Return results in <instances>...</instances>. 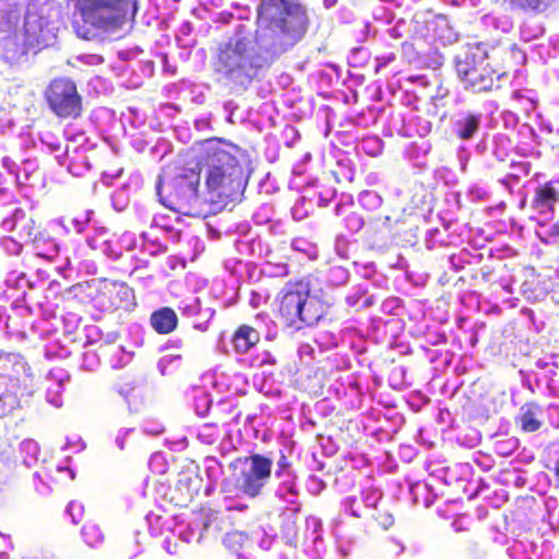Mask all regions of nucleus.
I'll return each mask as SVG.
<instances>
[{
    "label": "nucleus",
    "mask_w": 559,
    "mask_h": 559,
    "mask_svg": "<svg viewBox=\"0 0 559 559\" xmlns=\"http://www.w3.org/2000/svg\"><path fill=\"white\" fill-rule=\"evenodd\" d=\"M290 467V462L287 456L282 452L281 456L277 461V469L276 476H281L284 472H286Z\"/></svg>",
    "instance_id": "nucleus-21"
},
{
    "label": "nucleus",
    "mask_w": 559,
    "mask_h": 559,
    "mask_svg": "<svg viewBox=\"0 0 559 559\" xmlns=\"http://www.w3.org/2000/svg\"><path fill=\"white\" fill-rule=\"evenodd\" d=\"M480 119L477 115H467L457 122L459 129L456 135L461 140H469L479 129Z\"/></svg>",
    "instance_id": "nucleus-17"
},
{
    "label": "nucleus",
    "mask_w": 559,
    "mask_h": 559,
    "mask_svg": "<svg viewBox=\"0 0 559 559\" xmlns=\"http://www.w3.org/2000/svg\"><path fill=\"white\" fill-rule=\"evenodd\" d=\"M153 330L158 334H169L178 326V317L174 309L163 307L155 310L150 317Z\"/></svg>",
    "instance_id": "nucleus-15"
},
{
    "label": "nucleus",
    "mask_w": 559,
    "mask_h": 559,
    "mask_svg": "<svg viewBox=\"0 0 559 559\" xmlns=\"http://www.w3.org/2000/svg\"><path fill=\"white\" fill-rule=\"evenodd\" d=\"M27 364L19 354L0 352V378L8 379L14 389L20 390L27 376Z\"/></svg>",
    "instance_id": "nucleus-10"
},
{
    "label": "nucleus",
    "mask_w": 559,
    "mask_h": 559,
    "mask_svg": "<svg viewBox=\"0 0 559 559\" xmlns=\"http://www.w3.org/2000/svg\"><path fill=\"white\" fill-rule=\"evenodd\" d=\"M180 309L182 316L194 319L201 313V300L198 297L191 298Z\"/></svg>",
    "instance_id": "nucleus-20"
},
{
    "label": "nucleus",
    "mask_w": 559,
    "mask_h": 559,
    "mask_svg": "<svg viewBox=\"0 0 559 559\" xmlns=\"http://www.w3.org/2000/svg\"><path fill=\"white\" fill-rule=\"evenodd\" d=\"M126 22V16H111L110 23L114 27H119Z\"/></svg>",
    "instance_id": "nucleus-22"
},
{
    "label": "nucleus",
    "mask_w": 559,
    "mask_h": 559,
    "mask_svg": "<svg viewBox=\"0 0 559 559\" xmlns=\"http://www.w3.org/2000/svg\"><path fill=\"white\" fill-rule=\"evenodd\" d=\"M22 407L16 392L0 394V417H8Z\"/></svg>",
    "instance_id": "nucleus-18"
},
{
    "label": "nucleus",
    "mask_w": 559,
    "mask_h": 559,
    "mask_svg": "<svg viewBox=\"0 0 559 559\" xmlns=\"http://www.w3.org/2000/svg\"><path fill=\"white\" fill-rule=\"evenodd\" d=\"M250 52L251 40L248 37L229 38L217 49L213 62L214 72L231 87L248 88L255 75Z\"/></svg>",
    "instance_id": "nucleus-4"
},
{
    "label": "nucleus",
    "mask_w": 559,
    "mask_h": 559,
    "mask_svg": "<svg viewBox=\"0 0 559 559\" xmlns=\"http://www.w3.org/2000/svg\"><path fill=\"white\" fill-rule=\"evenodd\" d=\"M221 423L222 424H229V420L227 418H223V419H221Z\"/></svg>",
    "instance_id": "nucleus-26"
},
{
    "label": "nucleus",
    "mask_w": 559,
    "mask_h": 559,
    "mask_svg": "<svg viewBox=\"0 0 559 559\" xmlns=\"http://www.w3.org/2000/svg\"><path fill=\"white\" fill-rule=\"evenodd\" d=\"M199 186V170L190 168L182 170L173 179L165 195L159 187L157 191L165 207L182 215L200 217L204 215L202 205L206 201L200 198Z\"/></svg>",
    "instance_id": "nucleus-5"
},
{
    "label": "nucleus",
    "mask_w": 559,
    "mask_h": 559,
    "mask_svg": "<svg viewBox=\"0 0 559 559\" xmlns=\"http://www.w3.org/2000/svg\"><path fill=\"white\" fill-rule=\"evenodd\" d=\"M554 474L559 479V455H558V459L555 462Z\"/></svg>",
    "instance_id": "nucleus-24"
},
{
    "label": "nucleus",
    "mask_w": 559,
    "mask_h": 559,
    "mask_svg": "<svg viewBox=\"0 0 559 559\" xmlns=\"http://www.w3.org/2000/svg\"><path fill=\"white\" fill-rule=\"evenodd\" d=\"M549 234H550V236H559V224H554L550 227Z\"/></svg>",
    "instance_id": "nucleus-23"
},
{
    "label": "nucleus",
    "mask_w": 559,
    "mask_h": 559,
    "mask_svg": "<svg viewBox=\"0 0 559 559\" xmlns=\"http://www.w3.org/2000/svg\"><path fill=\"white\" fill-rule=\"evenodd\" d=\"M542 407L537 402L530 401L522 405L516 423L520 424L522 431L535 432L540 429L542 421L538 416Z\"/></svg>",
    "instance_id": "nucleus-16"
},
{
    "label": "nucleus",
    "mask_w": 559,
    "mask_h": 559,
    "mask_svg": "<svg viewBox=\"0 0 559 559\" xmlns=\"http://www.w3.org/2000/svg\"><path fill=\"white\" fill-rule=\"evenodd\" d=\"M193 169L204 170L206 203L226 206L238 200L247 187L243 152L223 139H209L201 148Z\"/></svg>",
    "instance_id": "nucleus-1"
},
{
    "label": "nucleus",
    "mask_w": 559,
    "mask_h": 559,
    "mask_svg": "<svg viewBox=\"0 0 559 559\" xmlns=\"http://www.w3.org/2000/svg\"><path fill=\"white\" fill-rule=\"evenodd\" d=\"M45 99L50 110L59 118L75 119L82 114V97L75 83L69 79L52 80L45 91Z\"/></svg>",
    "instance_id": "nucleus-7"
},
{
    "label": "nucleus",
    "mask_w": 559,
    "mask_h": 559,
    "mask_svg": "<svg viewBox=\"0 0 559 559\" xmlns=\"http://www.w3.org/2000/svg\"><path fill=\"white\" fill-rule=\"evenodd\" d=\"M260 341V332L249 324H240L231 336V344L237 354H247Z\"/></svg>",
    "instance_id": "nucleus-13"
},
{
    "label": "nucleus",
    "mask_w": 559,
    "mask_h": 559,
    "mask_svg": "<svg viewBox=\"0 0 559 559\" xmlns=\"http://www.w3.org/2000/svg\"><path fill=\"white\" fill-rule=\"evenodd\" d=\"M310 283L290 280L276 296L277 318L295 331L316 325L329 312L330 305L310 294Z\"/></svg>",
    "instance_id": "nucleus-3"
},
{
    "label": "nucleus",
    "mask_w": 559,
    "mask_h": 559,
    "mask_svg": "<svg viewBox=\"0 0 559 559\" xmlns=\"http://www.w3.org/2000/svg\"><path fill=\"white\" fill-rule=\"evenodd\" d=\"M559 202V190L555 181H547L535 189L531 202L532 209L538 214H554Z\"/></svg>",
    "instance_id": "nucleus-11"
},
{
    "label": "nucleus",
    "mask_w": 559,
    "mask_h": 559,
    "mask_svg": "<svg viewBox=\"0 0 559 559\" xmlns=\"http://www.w3.org/2000/svg\"><path fill=\"white\" fill-rule=\"evenodd\" d=\"M272 467V459L258 453L236 459L230 464L235 487L250 498L259 496L271 478Z\"/></svg>",
    "instance_id": "nucleus-6"
},
{
    "label": "nucleus",
    "mask_w": 559,
    "mask_h": 559,
    "mask_svg": "<svg viewBox=\"0 0 559 559\" xmlns=\"http://www.w3.org/2000/svg\"><path fill=\"white\" fill-rule=\"evenodd\" d=\"M21 20V9L16 4L5 3L0 7V43L12 38Z\"/></svg>",
    "instance_id": "nucleus-12"
},
{
    "label": "nucleus",
    "mask_w": 559,
    "mask_h": 559,
    "mask_svg": "<svg viewBox=\"0 0 559 559\" xmlns=\"http://www.w3.org/2000/svg\"><path fill=\"white\" fill-rule=\"evenodd\" d=\"M246 536L240 532H231L226 534L224 538L225 546L235 554H240Z\"/></svg>",
    "instance_id": "nucleus-19"
},
{
    "label": "nucleus",
    "mask_w": 559,
    "mask_h": 559,
    "mask_svg": "<svg viewBox=\"0 0 559 559\" xmlns=\"http://www.w3.org/2000/svg\"><path fill=\"white\" fill-rule=\"evenodd\" d=\"M257 22L269 32V45L284 52L299 43L309 27L307 8L293 0H260Z\"/></svg>",
    "instance_id": "nucleus-2"
},
{
    "label": "nucleus",
    "mask_w": 559,
    "mask_h": 559,
    "mask_svg": "<svg viewBox=\"0 0 559 559\" xmlns=\"http://www.w3.org/2000/svg\"><path fill=\"white\" fill-rule=\"evenodd\" d=\"M247 507L246 506H236L234 507L235 510H238V511H241V510H245Z\"/></svg>",
    "instance_id": "nucleus-25"
},
{
    "label": "nucleus",
    "mask_w": 559,
    "mask_h": 559,
    "mask_svg": "<svg viewBox=\"0 0 559 559\" xmlns=\"http://www.w3.org/2000/svg\"><path fill=\"white\" fill-rule=\"evenodd\" d=\"M455 68L465 88L474 93L489 92L498 87L497 81L501 74L491 69L488 63L471 64L469 58L466 56L464 60L456 61Z\"/></svg>",
    "instance_id": "nucleus-8"
},
{
    "label": "nucleus",
    "mask_w": 559,
    "mask_h": 559,
    "mask_svg": "<svg viewBox=\"0 0 559 559\" xmlns=\"http://www.w3.org/2000/svg\"><path fill=\"white\" fill-rule=\"evenodd\" d=\"M128 7L129 0H74V8L84 20L103 9L123 11Z\"/></svg>",
    "instance_id": "nucleus-14"
},
{
    "label": "nucleus",
    "mask_w": 559,
    "mask_h": 559,
    "mask_svg": "<svg viewBox=\"0 0 559 559\" xmlns=\"http://www.w3.org/2000/svg\"><path fill=\"white\" fill-rule=\"evenodd\" d=\"M100 296L112 310H130L135 305L134 292L124 282L106 281Z\"/></svg>",
    "instance_id": "nucleus-9"
},
{
    "label": "nucleus",
    "mask_w": 559,
    "mask_h": 559,
    "mask_svg": "<svg viewBox=\"0 0 559 559\" xmlns=\"http://www.w3.org/2000/svg\"><path fill=\"white\" fill-rule=\"evenodd\" d=\"M217 425H218L217 423L209 424V426H217Z\"/></svg>",
    "instance_id": "nucleus-27"
}]
</instances>
